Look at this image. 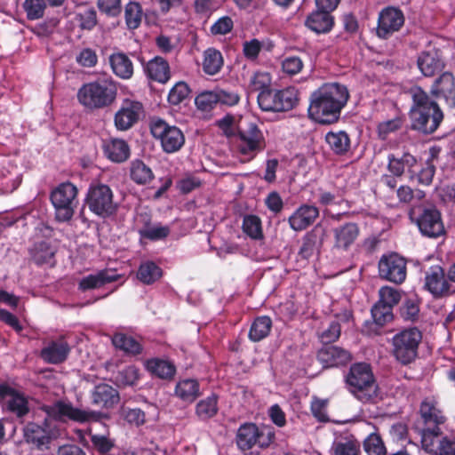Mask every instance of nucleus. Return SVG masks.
Returning <instances> with one entry per match:
<instances>
[{"mask_svg":"<svg viewBox=\"0 0 455 455\" xmlns=\"http://www.w3.org/2000/svg\"><path fill=\"white\" fill-rule=\"evenodd\" d=\"M195 103L199 109L208 111L212 109L216 103H218L217 92L209 91L201 92L196 96Z\"/></svg>","mask_w":455,"mask_h":455,"instance_id":"obj_58","label":"nucleus"},{"mask_svg":"<svg viewBox=\"0 0 455 455\" xmlns=\"http://www.w3.org/2000/svg\"><path fill=\"white\" fill-rule=\"evenodd\" d=\"M99 10L110 17H116L121 13V0H97Z\"/></svg>","mask_w":455,"mask_h":455,"instance_id":"obj_59","label":"nucleus"},{"mask_svg":"<svg viewBox=\"0 0 455 455\" xmlns=\"http://www.w3.org/2000/svg\"><path fill=\"white\" fill-rule=\"evenodd\" d=\"M415 222L424 236L437 238L445 232L440 212L435 207L414 209Z\"/></svg>","mask_w":455,"mask_h":455,"instance_id":"obj_10","label":"nucleus"},{"mask_svg":"<svg viewBox=\"0 0 455 455\" xmlns=\"http://www.w3.org/2000/svg\"><path fill=\"white\" fill-rule=\"evenodd\" d=\"M147 369L161 379H169L175 374V366L165 360L151 359L147 362Z\"/></svg>","mask_w":455,"mask_h":455,"instance_id":"obj_44","label":"nucleus"},{"mask_svg":"<svg viewBox=\"0 0 455 455\" xmlns=\"http://www.w3.org/2000/svg\"><path fill=\"white\" fill-rule=\"evenodd\" d=\"M431 93L438 99H443L447 105L455 108V76L451 72H443L432 86Z\"/></svg>","mask_w":455,"mask_h":455,"instance_id":"obj_18","label":"nucleus"},{"mask_svg":"<svg viewBox=\"0 0 455 455\" xmlns=\"http://www.w3.org/2000/svg\"><path fill=\"white\" fill-rule=\"evenodd\" d=\"M422 335L417 328H409L396 333L392 338V354L400 363H411L418 355Z\"/></svg>","mask_w":455,"mask_h":455,"instance_id":"obj_4","label":"nucleus"},{"mask_svg":"<svg viewBox=\"0 0 455 455\" xmlns=\"http://www.w3.org/2000/svg\"><path fill=\"white\" fill-rule=\"evenodd\" d=\"M23 8L28 20L41 19L46 8L45 0H25Z\"/></svg>","mask_w":455,"mask_h":455,"instance_id":"obj_49","label":"nucleus"},{"mask_svg":"<svg viewBox=\"0 0 455 455\" xmlns=\"http://www.w3.org/2000/svg\"><path fill=\"white\" fill-rule=\"evenodd\" d=\"M271 85V76L267 72L256 71L249 76L247 82V90L250 92L261 93L269 91Z\"/></svg>","mask_w":455,"mask_h":455,"instance_id":"obj_40","label":"nucleus"},{"mask_svg":"<svg viewBox=\"0 0 455 455\" xmlns=\"http://www.w3.org/2000/svg\"><path fill=\"white\" fill-rule=\"evenodd\" d=\"M105 156L112 162L122 163L130 156V148L125 140L116 138L106 139L102 141Z\"/></svg>","mask_w":455,"mask_h":455,"instance_id":"obj_23","label":"nucleus"},{"mask_svg":"<svg viewBox=\"0 0 455 455\" xmlns=\"http://www.w3.org/2000/svg\"><path fill=\"white\" fill-rule=\"evenodd\" d=\"M113 345L125 353L137 355L141 351L140 344L132 336L116 333L112 338Z\"/></svg>","mask_w":455,"mask_h":455,"instance_id":"obj_45","label":"nucleus"},{"mask_svg":"<svg viewBox=\"0 0 455 455\" xmlns=\"http://www.w3.org/2000/svg\"><path fill=\"white\" fill-rule=\"evenodd\" d=\"M418 67L425 76H433L443 70L444 61L435 49L422 52L418 58Z\"/></svg>","mask_w":455,"mask_h":455,"instance_id":"obj_24","label":"nucleus"},{"mask_svg":"<svg viewBox=\"0 0 455 455\" xmlns=\"http://www.w3.org/2000/svg\"><path fill=\"white\" fill-rule=\"evenodd\" d=\"M379 275L395 283H402L406 278V261L396 253L383 256L379 262Z\"/></svg>","mask_w":455,"mask_h":455,"instance_id":"obj_13","label":"nucleus"},{"mask_svg":"<svg viewBox=\"0 0 455 455\" xmlns=\"http://www.w3.org/2000/svg\"><path fill=\"white\" fill-rule=\"evenodd\" d=\"M275 440V432L269 427H258L257 443L261 448L268 447Z\"/></svg>","mask_w":455,"mask_h":455,"instance_id":"obj_64","label":"nucleus"},{"mask_svg":"<svg viewBox=\"0 0 455 455\" xmlns=\"http://www.w3.org/2000/svg\"><path fill=\"white\" fill-rule=\"evenodd\" d=\"M174 394L182 402L192 403L200 395V385L194 379H181L176 384Z\"/></svg>","mask_w":455,"mask_h":455,"instance_id":"obj_28","label":"nucleus"},{"mask_svg":"<svg viewBox=\"0 0 455 455\" xmlns=\"http://www.w3.org/2000/svg\"><path fill=\"white\" fill-rule=\"evenodd\" d=\"M140 234L150 240H159L165 238L170 234V228L167 226L156 224L140 229Z\"/></svg>","mask_w":455,"mask_h":455,"instance_id":"obj_53","label":"nucleus"},{"mask_svg":"<svg viewBox=\"0 0 455 455\" xmlns=\"http://www.w3.org/2000/svg\"><path fill=\"white\" fill-rule=\"evenodd\" d=\"M54 250L46 242L36 243L32 250V257L36 264L50 263Z\"/></svg>","mask_w":455,"mask_h":455,"instance_id":"obj_48","label":"nucleus"},{"mask_svg":"<svg viewBox=\"0 0 455 455\" xmlns=\"http://www.w3.org/2000/svg\"><path fill=\"white\" fill-rule=\"evenodd\" d=\"M148 76L155 81L164 84L170 79V68L162 57H155L145 68Z\"/></svg>","mask_w":455,"mask_h":455,"instance_id":"obj_29","label":"nucleus"},{"mask_svg":"<svg viewBox=\"0 0 455 455\" xmlns=\"http://www.w3.org/2000/svg\"><path fill=\"white\" fill-rule=\"evenodd\" d=\"M125 22L129 29H136L140 27L143 16L142 8L136 2H130L124 10Z\"/></svg>","mask_w":455,"mask_h":455,"instance_id":"obj_46","label":"nucleus"},{"mask_svg":"<svg viewBox=\"0 0 455 455\" xmlns=\"http://www.w3.org/2000/svg\"><path fill=\"white\" fill-rule=\"evenodd\" d=\"M42 409L50 419L60 422L71 420L85 423L99 419V413L75 407L72 403L65 400H58L52 404L44 405Z\"/></svg>","mask_w":455,"mask_h":455,"instance_id":"obj_5","label":"nucleus"},{"mask_svg":"<svg viewBox=\"0 0 455 455\" xmlns=\"http://www.w3.org/2000/svg\"><path fill=\"white\" fill-rule=\"evenodd\" d=\"M371 315L374 323L382 326L393 318L392 307L379 302L371 308Z\"/></svg>","mask_w":455,"mask_h":455,"instance_id":"obj_50","label":"nucleus"},{"mask_svg":"<svg viewBox=\"0 0 455 455\" xmlns=\"http://www.w3.org/2000/svg\"><path fill=\"white\" fill-rule=\"evenodd\" d=\"M69 353L68 343L62 339L50 342L41 351V357L49 363H60L66 360Z\"/></svg>","mask_w":455,"mask_h":455,"instance_id":"obj_26","label":"nucleus"},{"mask_svg":"<svg viewBox=\"0 0 455 455\" xmlns=\"http://www.w3.org/2000/svg\"><path fill=\"white\" fill-rule=\"evenodd\" d=\"M408 93L412 100L410 109L412 129L425 134L433 133L443 118L439 106L419 86L411 87Z\"/></svg>","mask_w":455,"mask_h":455,"instance_id":"obj_2","label":"nucleus"},{"mask_svg":"<svg viewBox=\"0 0 455 455\" xmlns=\"http://www.w3.org/2000/svg\"><path fill=\"white\" fill-rule=\"evenodd\" d=\"M76 196L77 188L70 182L60 184L52 192L51 200L58 220L68 221L72 218L77 205Z\"/></svg>","mask_w":455,"mask_h":455,"instance_id":"obj_6","label":"nucleus"},{"mask_svg":"<svg viewBox=\"0 0 455 455\" xmlns=\"http://www.w3.org/2000/svg\"><path fill=\"white\" fill-rule=\"evenodd\" d=\"M317 358L323 367L345 364L351 360L350 353L335 346H324L317 354Z\"/></svg>","mask_w":455,"mask_h":455,"instance_id":"obj_22","label":"nucleus"},{"mask_svg":"<svg viewBox=\"0 0 455 455\" xmlns=\"http://www.w3.org/2000/svg\"><path fill=\"white\" fill-rule=\"evenodd\" d=\"M435 172V166L427 162L419 173L415 174V172L411 173V179L416 180L419 184L428 186L433 180Z\"/></svg>","mask_w":455,"mask_h":455,"instance_id":"obj_60","label":"nucleus"},{"mask_svg":"<svg viewBox=\"0 0 455 455\" xmlns=\"http://www.w3.org/2000/svg\"><path fill=\"white\" fill-rule=\"evenodd\" d=\"M348 97L345 85L338 83L324 84L311 94L308 116L319 124L336 122Z\"/></svg>","mask_w":455,"mask_h":455,"instance_id":"obj_1","label":"nucleus"},{"mask_svg":"<svg viewBox=\"0 0 455 455\" xmlns=\"http://www.w3.org/2000/svg\"><path fill=\"white\" fill-rule=\"evenodd\" d=\"M223 66V58L221 53L212 48H209L204 52L203 69L208 75L217 74Z\"/></svg>","mask_w":455,"mask_h":455,"instance_id":"obj_42","label":"nucleus"},{"mask_svg":"<svg viewBox=\"0 0 455 455\" xmlns=\"http://www.w3.org/2000/svg\"><path fill=\"white\" fill-rule=\"evenodd\" d=\"M421 435V443L424 450L429 453L438 451L440 442L437 440L441 434L440 427H423L419 426Z\"/></svg>","mask_w":455,"mask_h":455,"instance_id":"obj_37","label":"nucleus"},{"mask_svg":"<svg viewBox=\"0 0 455 455\" xmlns=\"http://www.w3.org/2000/svg\"><path fill=\"white\" fill-rule=\"evenodd\" d=\"M190 90L184 82L177 83L170 91L168 100L172 105H178L186 100L189 95Z\"/></svg>","mask_w":455,"mask_h":455,"instance_id":"obj_54","label":"nucleus"},{"mask_svg":"<svg viewBox=\"0 0 455 455\" xmlns=\"http://www.w3.org/2000/svg\"><path fill=\"white\" fill-rule=\"evenodd\" d=\"M258 427L253 423H244L236 433V444L242 451H248L257 443Z\"/></svg>","mask_w":455,"mask_h":455,"instance_id":"obj_31","label":"nucleus"},{"mask_svg":"<svg viewBox=\"0 0 455 455\" xmlns=\"http://www.w3.org/2000/svg\"><path fill=\"white\" fill-rule=\"evenodd\" d=\"M419 413L423 427H440L445 421L434 397H427L422 401Z\"/></svg>","mask_w":455,"mask_h":455,"instance_id":"obj_21","label":"nucleus"},{"mask_svg":"<svg viewBox=\"0 0 455 455\" xmlns=\"http://www.w3.org/2000/svg\"><path fill=\"white\" fill-rule=\"evenodd\" d=\"M111 68L116 76L122 79H129L133 74L132 60L122 52L113 53L109 58Z\"/></svg>","mask_w":455,"mask_h":455,"instance_id":"obj_34","label":"nucleus"},{"mask_svg":"<svg viewBox=\"0 0 455 455\" xmlns=\"http://www.w3.org/2000/svg\"><path fill=\"white\" fill-rule=\"evenodd\" d=\"M218 410V396L212 394L196 403V414L200 419L206 420L214 417Z\"/></svg>","mask_w":455,"mask_h":455,"instance_id":"obj_39","label":"nucleus"},{"mask_svg":"<svg viewBox=\"0 0 455 455\" xmlns=\"http://www.w3.org/2000/svg\"><path fill=\"white\" fill-rule=\"evenodd\" d=\"M379 300L378 302L393 307L398 304L401 299V294L395 288L390 286L382 287L379 291Z\"/></svg>","mask_w":455,"mask_h":455,"instance_id":"obj_55","label":"nucleus"},{"mask_svg":"<svg viewBox=\"0 0 455 455\" xmlns=\"http://www.w3.org/2000/svg\"><path fill=\"white\" fill-rule=\"evenodd\" d=\"M118 275L109 270H102L96 274L84 277L79 283V288L83 291L97 289L106 283L117 280Z\"/></svg>","mask_w":455,"mask_h":455,"instance_id":"obj_30","label":"nucleus"},{"mask_svg":"<svg viewBox=\"0 0 455 455\" xmlns=\"http://www.w3.org/2000/svg\"><path fill=\"white\" fill-rule=\"evenodd\" d=\"M334 246L338 249L347 250L357 239L359 228L356 224L349 222L333 229Z\"/></svg>","mask_w":455,"mask_h":455,"instance_id":"obj_25","label":"nucleus"},{"mask_svg":"<svg viewBox=\"0 0 455 455\" xmlns=\"http://www.w3.org/2000/svg\"><path fill=\"white\" fill-rule=\"evenodd\" d=\"M265 148V137L255 124L251 123L246 130L239 132L238 149L242 155L251 159Z\"/></svg>","mask_w":455,"mask_h":455,"instance_id":"obj_11","label":"nucleus"},{"mask_svg":"<svg viewBox=\"0 0 455 455\" xmlns=\"http://www.w3.org/2000/svg\"><path fill=\"white\" fill-rule=\"evenodd\" d=\"M130 176L137 184H147L154 178L152 170L140 160L132 162Z\"/></svg>","mask_w":455,"mask_h":455,"instance_id":"obj_43","label":"nucleus"},{"mask_svg":"<svg viewBox=\"0 0 455 455\" xmlns=\"http://www.w3.org/2000/svg\"><path fill=\"white\" fill-rule=\"evenodd\" d=\"M57 430L49 426L47 419L44 421V427L29 423L24 429V436L27 442L38 448L47 445L52 438L57 436Z\"/></svg>","mask_w":455,"mask_h":455,"instance_id":"obj_20","label":"nucleus"},{"mask_svg":"<svg viewBox=\"0 0 455 455\" xmlns=\"http://www.w3.org/2000/svg\"><path fill=\"white\" fill-rule=\"evenodd\" d=\"M162 269L153 261L142 262L138 269L137 277L144 284H151L161 278Z\"/></svg>","mask_w":455,"mask_h":455,"instance_id":"obj_38","label":"nucleus"},{"mask_svg":"<svg viewBox=\"0 0 455 455\" xmlns=\"http://www.w3.org/2000/svg\"><path fill=\"white\" fill-rule=\"evenodd\" d=\"M120 415L129 424L136 427L143 425L146 421L144 411L138 408L132 409L122 406L120 409Z\"/></svg>","mask_w":455,"mask_h":455,"instance_id":"obj_51","label":"nucleus"},{"mask_svg":"<svg viewBox=\"0 0 455 455\" xmlns=\"http://www.w3.org/2000/svg\"><path fill=\"white\" fill-rule=\"evenodd\" d=\"M319 217V210L315 205L302 204L289 217L290 228L294 231H302L313 225Z\"/></svg>","mask_w":455,"mask_h":455,"instance_id":"obj_19","label":"nucleus"},{"mask_svg":"<svg viewBox=\"0 0 455 455\" xmlns=\"http://www.w3.org/2000/svg\"><path fill=\"white\" fill-rule=\"evenodd\" d=\"M150 130L154 138L160 140L164 151L167 153L180 150L185 142V137L180 129L170 125L160 118L151 120Z\"/></svg>","mask_w":455,"mask_h":455,"instance_id":"obj_8","label":"nucleus"},{"mask_svg":"<svg viewBox=\"0 0 455 455\" xmlns=\"http://www.w3.org/2000/svg\"><path fill=\"white\" fill-rule=\"evenodd\" d=\"M97 55L92 49L85 48L76 56V61L83 67L92 68L97 63Z\"/></svg>","mask_w":455,"mask_h":455,"instance_id":"obj_63","label":"nucleus"},{"mask_svg":"<svg viewBox=\"0 0 455 455\" xmlns=\"http://www.w3.org/2000/svg\"><path fill=\"white\" fill-rule=\"evenodd\" d=\"M325 141L331 150L337 155H344L348 152L350 148L349 136L343 131L327 132Z\"/></svg>","mask_w":455,"mask_h":455,"instance_id":"obj_36","label":"nucleus"},{"mask_svg":"<svg viewBox=\"0 0 455 455\" xmlns=\"http://www.w3.org/2000/svg\"><path fill=\"white\" fill-rule=\"evenodd\" d=\"M116 379L119 385L132 386L139 379V371L134 366H127L117 373Z\"/></svg>","mask_w":455,"mask_h":455,"instance_id":"obj_56","label":"nucleus"},{"mask_svg":"<svg viewBox=\"0 0 455 455\" xmlns=\"http://www.w3.org/2000/svg\"><path fill=\"white\" fill-rule=\"evenodd\" d=\"M243 231L252 239H260L263 236L261 220L255 215H246L243 220Z\"/></svg>","mask_w":455,"mask_h":455,"instance_id":"obj_47","label":"nucleus"},{"mask_svg":"<svg viewBox=\"0 0 455 455\" xmlns=\"http://www.w3.org/2000/svg\"><path fill=\"white\" fill-rule=\"evenodd\" d=\"M346 379L354 394L363 391L371 392L375 389L373 374L367 363H361L352 365Z\"/></svg>","mask_w":455,"mask_h":455,"instance_id":"obj_14","label":"nucleus"},{"mask_svg":"<svg viewBox=\"0 0 455 455\" xmlns=\"http://www.w3.org/2000/svg\"><path fill=\"white\" fill-rule=\"evenodd\" d=\"M91 441L101 453L108 452L114 446V442L103 435H92Z\"/></svg>","mask_w":455,"mask_h":455,"instance_id":"obj_62","label":"nucleus"},{"mask_svg":"<svg viewBox=\"0 0 455 455\" xmlns=\"http://www.w3.org/2000/svg\"><path fill=\"white\" fill-rule=\"evenodd\" d=\"M297 101L298 92L292 87L280 91L270 89L258 94V103L263 111H288L293 108Z\"/></svg>","mask_w":455,"mask_h":455,"instance_id":"obj_7","label":"nucleus"},{"mask_svg":"<svg viewBox=\"0 0 455 455\" xmlns=\"http://www.w3.org/2000/svg\"><path fill=\"white\" fill-rule=\"evenodd\" d=\"M403 24V12L395 7H387L379 14L377 35L380 38H387L398 31Z\"/></svg>","mask_w":455,"mask_h":455,"instance_id":"obj_15","label":"nucleus"},{"mask_svg":"<svg viewBox=\"0 0 455 455\" xmlns=\"http://www.w3.org/2000/svg\"><path fill=\"white\" fill-rule=\"evenodd\" d=\"M86 204L89 209L96 215L106 218L116 211L111 188L104 184H92L89 188Z\"/></svg>","mask_w":455,"mask_h":455,"instance_id":"obj_9","label":"nucleus"},{"mask_svg":"<svg viewBox=\"0 0 455 455\" xmlns=\"http://www.w3.org/2000/svg\"><path fill=\"white\" fill-rule=\"evenodd\" d=\"M306 25L309 29L317 34L327 33L333 26V20L327 12L318 10L308 16Z\"/></svg>","mask_w":455,"mask_h":455,"instance_id":"obj_33","label":"nucleus"},{"mask_svg":"<svg viewBox=\"0 0 455 455\" xmlns=\"http://www.w3.org/2000/svg\"><path fill=\"white\" fill-rule=\"evenodd\" d=\"M92 400L96 405L111 408L119 402V395L111 386L100 384L95 387L92 394Z\"/></svg>","mask_w":455,"mask_h":455,"instance_id":"obj_27","label":"nucleus"},{"mask_svg":"<svg viewBox=\"0 0 455 455\" xmlns=\"http://www.w3.org/2000/svg\"><path fill=\"white\" fill-rule=\"evenodd\" d=\"M272 321L268 316L257 317L251 323L249 338L257 342L265 339L270 332Z\"/></svg>","mask_w":455,"mask_h":455,"instance_id":"obj_41","label":"nucleus"},{"mask_svg":"<svg viewBox=\"0 0 455 455\" xmlns=\"http://www.w3.org/2000/svg\"><path fill=\"white\" fill-rule=\"evenodd\" d=\"M117 86L112 79H102L84 84L77 92L80 104L89 109H100L114 103Z\"/></svg>","mask_w":455,"mask_h":455,"instance_id":"obj_3","label":"nucleus"},{"mask_svg":"<svg viewBox=\"0 0 455 455\" xmlns=\"http://www.w3.org/2000/svg\"><path fill=\"white\" fill-rule=\"evenodd\" d=\"M76 17L81 28L84 29L91 30L97 24V13L96 11L92 7L85 8L83 11L77 12Z\"/></svg>","mask_w":455,"mask_h":455,"instance_id":"obj_57","label":"nucleus"},{"mask_svg":"<svg viewBox=\"0 0 455 455\" xmlns=\"http://www.w3.org/2000/svg\"><path fill=\"white\" fill-rule=\"evenodd\" d=\"M0 399L4 407L18 417H22L28 412L27 397L9 386L0 384Z\"/></svg>","mask_w":455,"mask_h":455,"instance_id":"obj_16","label":"nucleus"},{"mask_svg":"<svg viewBox=\"0 0 455 455\" xmlns=\"http://www.w3.org/2000/svg\"><path fill=\"white\" fill-rule=\"evenodd\" d=\"M416 163V158L409 153H403L401 156L394 154L388 156V170L395 176H401L406 168L413 173L412 168Z\"/></svg>","mask_w":455,"mask_h":455,"instance_id":"obj_32","label":"nucleus"},{"mask_svg":"<svg viewBox=\"0 0 455 455\" xmlns=\"http://www.w3.org/2000/svg\"><path fill=\"white\" fill-rule=\"evenodd\" d=\"M142 113V105L138 101L125 100L115 115V125L119 131H127L136 124Z\"/></svg>","mask_w":455,"mask_h":455,"instance_id":"obj_17","label":"nucleus"},{"mask_svg":"<svg viewBox=\"0 0 455 455\" xmlns=\"http://www.w3.org/2000/svg\"><path fill=\"white\" fill-rule=\"evenodd\" d=\"M282 68L284 73L289 75H296L301 71L303 68V62L299 57L290 56L283 60Z\"/></svg>","mask_w":455,"mask_h":455,"instance_id":"obj_61","label":"nucleus"},{"mask_svg":"<svg viewBox=\"0 0 455 455\" xmlns=\"http://www.w3.org/2000/svg\"><path fill=\"white\" fill-rule=\"evenodd\" d=\"M364 451L368 455H385L384 443L377 434H371L363 443Z\"/></svg>","mask_w":455,"mask_h":455,"instance_id":"obj_52","label":"nucleus"},{"mask_svg":"<svg viewBox=\"0 0 455 455\" xmlns=\"http://www.w3.org/2000/svg\"><path fill=\"white\" fill-rule=\"evenodd\" d=\"M333 455H359L360 443L353 436L336 438L331 447Z\"/></svg>","mask_w":455,"mask_h":455,"instance_id":"obj_35","label":"nucleus"},{"mask_svg":"<svg viewBox=\"0 0 455 455\" xmlns=\"http://www.w3.org/2000/svg\"><path fill=\"white\" fill-rule=\"evenodd\" d=\"M424 287L435 298L449 296L455 292V285L440 266H432L426 272Z\"/></svg>","mask_w":455,"mask_h":455,"instance_id":"obj_12","label":"nucleus"}]
</instances>
